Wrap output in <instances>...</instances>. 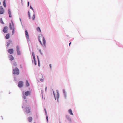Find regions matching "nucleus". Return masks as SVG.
Instances as JSON below:
<instances>
[{
  "label": "nucleus",
  "instance_id": "4be33fe9",
  "mask_svg": "<svg viewBox=\"0 0 123 123\" xmlns=\"http://www.w3.org/2000/svg\"><path fill=\"white\" fill-rule=\"evenodd\" d=\"M0 23H2L3 24H4V23L3 22L2 20V18H0Z\"/></svg>",
  "mask_w": 123,
  "mask_h": 123
},
{
  "label": "nucleus",
  "instance_id": "473e14b6",
  "mask_svg": "<svg viewBox=\"0 0 123 123\" xmlns=\"http://www.w3.org/2000/svg\"><path fill=\"white\" fill-rule=\"evenodd\" d=\"M56 92H57V95L58 96L59 93H58V92L57 91Z\"/></svg>",
  "mask_w": 123,
  "mask_h": 123
},
{
  "label": "nucleus",
  "instance_id": "0eeeda50",
  "mask_svg": "<svg viewBox=\"0 0 123 123\" xmlns=\"http://www.w3.org/2000/svg\"><path fill=\"white\" fill-rule=\"evenodd\" d=\"M18 86L20 87L21 88L23 86V82L22 81H20L18 83Z\"/></svg>",
  "mask_w": 123,
  "mask_h": 123
},
{
  "label": "nucleus",
  "instance_id": "2f4dec72",
  "mask_svg": "<svg viewBox=\"0 0 123 123\" xmlns=\"http://www.w3.org/2000/svg\"><path fill=\"white\" fill-rule=\"evenodd\" d=\"M29 5V2H28V7Z\"/></svg>",
  "mask_w": 123,
  "mask_h": 123
},
{
  "label": "nucleus",
  "instance_id": "dca6fc26",
  "mask_svg": "<svg viewBox=\"0 0 123 123\" xmlns=\"http://www.w3.org/2000/svg\"><path fill=\"white\" fill-rule=\"evenodd\" d=\"M32 118L31 117H28V120L29 122H31L32 121Z\"/></svg>",
  "mask_w": 123,
  "mask_h": 123
},
{
  "label": "nucleus",
  "instance_id": "6ab92c4d",
  "mask_svg": "<svg viewBox=\"0 0 123 123\" xmlns=\"http://www.w3.org/2000/svg\"><path fill=\"white\" fill-rule=\"evenodd\" d=\"M63 93L65 97V98H66L67 97L66 93L65 90H63Z\"/></svg>",
  "mask_w": 123,
  "mask_h": 123
},
{
  "label": "nucleus",
  "instance_id": "72a5a7b5",
  "mask_svg": "<svg viewBox=\"0 0 123 123\" xmlns=\"http://www.w3.org/2000/svg\"><path fill=\"white\" fill-rule=\"evenodd\" d=\"M49 66L50 68H51V64H50L49 65Z\"/></svg>",
  "mask_w": 123,
  "mask_h": 123
},
{
  "label": "nucleus",
  "instance_id": "20e7f679",
  "mask_svg": "<svg viewBox=\"0 0 123 123\" xmlns=\"http://www.w3.org/2000/svg\"><path fill=\"white\" fill-rule=\"evenodd\" d=\"M8 30V27L6 26H5L4 27L3 31L5 33H7Z\"/></svg>",
  "mask_w": 123,
  "mask_h": 123
},
{
  "label": "nucleus",
  "instance_id": "c9c22d12",
  "mask_svg": "<svg viewBox=\"0 0 123 123\" xmlns=\"http://www.w3.org/2000/svg\"><path fill=\"white\" fill-rule=\"evenodd\" d=\"M71 42L70 43H69V46H70V44H71Z\"/></svg>",
  "mask_w": 123,
  "mask_h": 123
},
{
  "label": "nucleus",
  "instance_id": "4468645a",
  "mask_svg": "<svg viewBox=\"0 0 123 123\" xmlns=\"http://www.w3.org/2000/svg\"><path fill=\"white\" fill-rule=\"evenodd\" d=\"M17 50V51L18 54H20V51L19 50V48L18 46H17L16 47Z\"/></svg>",
  "mask_w": 123,
  "mask_h": 123
},
{
  "label": "nucleus",
  "instance_id": "c756f323",
  "mask_svg": "<svg viewBox=\"0 0 123 123\" xmlns=\"http://www.w3.org/2000/svg\"><path fill=\"white\" fill-rule=\"evenodd\" d=\"M30 8L31 9L33 10H34L32 8L31 6H30Z\"/></svg>",
  "mask_w": 123,
  "mask_h": 123
},
{
  "label": "nucleus",
  "instance_id": "aec40b11",
  "mask_svg": "<svg viewBox=\"0 0 123 123\" xmlns=\"http://www.w3.org/2000/svg\"><path fill=\"white\" fill-rule=\"evenodd\" d=\"M26 85L27 86H30V84L29 83L28 81L27 80L26 81Z\"/></svg>",
  "mask_w": 123,
  "mask_h": 123
},
{
  "label": "nucleus",
  "instance_id": "c85d7f7f",
  "mask_svg": "<svg viewBox=\"0 0 123 123\" xmlns=\"http://www.w3.org/2000/svg\"><path fill=\"white\" fill-rule=\"evenodd\" d=\"M53 94L54 95V97H55V92H54V91H53Z\"/></svg>",
  "mask_w": 123,
  "mask_h": 123
},
{
  "label": "nucleus",
  "instance_id": "bb28decb",
  "mask_svg": "<svg viewBox=\"0 0 123 123\" xmlns=\"http://www.w3.org/2000/svg\"><path fill=\"white\" fill-rule=\"evenodd\" d=\"M28 15L29 16V18H30V13L29 12V11H28Z\"/></svg>",
  "mask_w": 123,
  "mask_h": 123
},
{
  "label": "nucleus",
  "instance_id": "1a4fd4ad",
  "mask_svg": "<svg viewBox=\"0 0 123 123\" xmlns=\"http://www.w3.org/2000/svg\"><path fill=\"white\" fill-rule=\"evenodd\" d=\"M31 92L29 91H27L25 93V94L26 96L30 95Z\"/></svg>",
  "mask_w": 123,
  "mask_h": 123
},
{
  "label": "nucleus",
  "instance_id": "f257e3e1",
  "mask_svg": "<svg viewBox=\"0 0 123 123\" xmlns=\"http://www.w3.org/2000/svg\"><path fill=\"white\" fill-rule=\"evenodd\" d=\"M38 38L39 41L42 45L43 47L45 46V40L43 36L40 35L39 36Z\"/></svg>",
  "mask_w": 123,
  "mask_h": 123
},
{
  "label": "nucleus",
  "instance_id": "2eb2a0df",
  "mask_svg": "<svg viewBox=\"0 0 123 123\" xmlns=\"http://www.w3.org/2000/svg\"><path fill=\"white\" fill-rule=\"evenodd\" d=\"M10 37V34L9 33L7 34L5 36V38L6 39H8Z\"/></svg>",
  "mask_w": 123,
  "mask_h": 123
},
{
  "label": "nucleus",
  "instance_id": "b1692460",
  "mask_svg": "<svg viewBox=\"0 0 123 123\" xmlns=\"http://www.w3.org/2000/svg\"><path fill=\"white\" fill-rule=\"evenodd\" d=\"M12 35H13L14 33L15 32V29L14 28V29H12Z\"/></svg>",
  "mask_w": 123,
  "mask_h": 123
},
{
  "label": "nucleus",
  "instance_id": "a211bd4d",
  "mask_svg": "<svg viewBox=\"0 0 123 123\" xmlns=\"http://www.w3.org/2000/svg\"><path fill=\"white\" fill-rule=\"evenodd\" d=\"M68 112L70 115H73L72 111L71 109H70L68 110Z\"/></svg>",
  "mask_w": 123,
  "mask_h": 123
},
{
  "label": "nucleus",
  "instance_id": "a19ab883",
  "mask_svg": "<svg viewBox=\"0 0 123 123\" xmlns=\"http://www.w3.org/2000/svg\"><path fill=\"white\" fill-rule=\"evenodd\" d=\"M42 98H43V96H42Z\"/></svg>",
  "mask_w": 123,
  "mask_h": 123
},
{
  "label": "nucleus",
  "instance_id": "7c9ffc66",
  "mask_svg": "<svg viewBox=\"0 0 123 123\" xmlns=\"http://www.w3.org/2000/svg\"><path fill=\"white\" fill-rule=\"evenodd\" d=\"M40 80L41 81H43V79H40Z\"/></svg>",
  "mask_w": 123,
  "mask_h": 123
},
{
  "label": "nucleus",
  "instance_id": "e433bc0d",
  "mask_svg": "<svg viewBox=\"0 0 123 123\" xmlns=\"http://www.w3.org/2000/svg\"><path fill=\"white\" fill-rule=\"evenodd\" d=\"M39 51H40V53H41V51L40 50H39Z\"/></svg>",
  "mask_w": 123,
  "mask_h": 123
},
{
  "label": "nucleus",
  "instance_id": "f3484780",
  "mask_svg": "<svg viewBox=\"0 0 123 123\" xmlns=\"http://www.w3.org/2000/svg\"><path fill=\"white\" fill-rule=\"evenodd\" d=\"M9 57L10 60L12 61L14 59V58L12 55H10L9 56Z\"/></svg>",
  "mask_w": 123,
  "mask_h": 123
},
{
  "label": "nucleus",
  "instance_id": "ea45409f",
  "mask_svg": "<svg viewBox=\"0 0 123 123\" xmlns=\"http://www.w3.org/2000/svg\"><path fill=\"white\" fill-rule=\"evenodd\" d=\"M25 101H26V102H27V100H25Z\"/></svg>",
  "mask_w": 123,
  "mask_h": 123
},
{
  "label": "nucleus",
  "instance_id": "f704fd0d",
  "mask_svg": "<svg viewBox=\"0 0 123 123\" xmlns=\"http://www.w3.org/2000/svg\"><path fill=\"white\" fill-rule=\"evenodd\" d=\"M46 119H47V122L48 121V117H47Z\"/></svg>",
  "mask_w": 123,
  "mask_h": 123
},
{
  "label": "nucleus",
  "instance_id": "4c0bfd02",
  "mask_svg": "<svg viewBox=\"0 0 123 123\" xmlns=\"http://www.w3.org/2000/svg\"><path fill=\"white\" fill-rule=\"evenodd\" d=\"M14 66H16V65L15 64H14Z\"/></svg>",
  "mask_w": 123,
  "mask_h": 123
},
{
  "label": "nucleus",
  "instance_id": "f03ea898",
  "mask_svg": "<svg viewBox=\"0 0 123 123\" xmlns=\"http://www.w3.org/2000/svg\"><path fill=\"white\" fill-rule=\"evenodd\" d=\"M19 71L17 68L13 69V74H16L18 75L19 74Z\"/></svg>",
  "mask_w": 123,
  "mask_h": 123
},
{
  "label": "nucleus",
  "instance_id": "37998d69",
  "mask_svg": "<svg viewBox=\"0 0 123 123\" xmlns=\"http://www.w3.org/2000/svg\"><path fill=\"white\" fill-rule=\"evenodd\" d=\"M45 89L46 90V87L45 88Z\"/></svg>",
  "mask_w": 123,
  "mask_h": 123
},
{
  "label": "nucleus",
  "instance_id": "9d476101",
  "mask_svg": "<svg viewBox=\"0 0 123 123\" xmlns=\"http://www.w3.org/2000/svg\"><path fill=\"white\" fill-rule=\"evenodd\" d=\"M13 50L12 49H10L8 50V52L10 54H12L13 53Z\"/></svg>",
  "mask_w": 123,
  "mask_h": 123
},
{
  "label": "nucleus",
  "instance_id": "423d86ee",
  "mask_svg": "<svg viewBox=\"0 0 123 123\" xmlns=\"http://www.w3.org/2000/svg\"><path fill=\"white\" fill-rule=\"evenodd\" d=\"M34 55L35 54H32V55L34 59V61L33 60H32V62L35 65H37V62L35 60Z\"/></svg>",
  "mask_w": 123,
  "mask_h": 123
},
{
  "label": "nucleus",
  "instance_id": "5701e85b",
  "mask_svg": "<svg viewBox=\"0 0 123 123\" xmlns=\"http://www.w3.org/2000/svg\"><path fill=\"white\" fill-rule=\"evenodd\" d=\"M37 31L39 32H41V31L40 28L39 27H38L37 28Z\"/></svg>",
  "mask_w": 123,
  "mask_h": 123
},
{
  "label": "nucleus",
  "instance_id": "6e6552de",
  "mask_svg": "<svg viewBox=\"0 0 123 123\" xmlns=\"http://www.w3.org/2000/svg\"><path fill=\"white\" fill-rule=\"evenodd\" d=\"M26 112L27 113H30L31 112L30 108L29 107H26Z\"/></svg>",
  "mask_w": 123,
  "mask_h": 123
},
{
  "label": "nucleus",
  "instance_id": "a878e982",
  "mask_svg": "<svg viewBox=\"0 0 123 123\" xmlns=\"http://www.w3.org/2000/svg\"><path fill=\"white\" fill-rule=\"evenodd\" d=\"M35 18V14H34L33 15V16L32 17V20H34V19Z\"/></svg>",
  "mask_w": 123,
  "mask_h": 123
},
{
  "label": "nucleus",
  "instance_id": "9b49d317",
  "mask_svg": "<svg viewBox=\"0 0 123 123\" xmlns=\"http://www.w3.org/2000/svg\"><path fill=\"white\" fill-rule=\"evenodd\" d=\"M25 33L26 36L27 38V39H29V36L28 33V32L27 30H25Z\"/></svg>",
  "mask_w": 123,
  "mask_h": 123
},
{
  "label": "nucleus",
  "instance_id": "412c9836",
  "mask_svg": "<svg viewBox=\"0 0 123 123\" xmlns=\"http://www.w3.org/2000/svg\"><path fill=\"white\" fill-rule=\"evenodd\" d=\"M3 5L4 6L6 7V2H5V0H4L3 2Z\"/></svg>",
  "mask_w": 123,
  "mask_h": 123
},
{
  "label": "nucleus",
  "instance_id": "39448f33",
  "mask_svg": "<svg viewBox=\"0 0 123 123\" xmlns=\"http://www.w3.org/2000/svg\"><path fill=\"white\" fill-rule=\"evenodd\" d=\"M9 27L10 30L14 28L13 23L12 21V24H10Z\"/></svg>",
  "mask_w": 123,
  "mask_h": 123
},
{
  "label": "nucleus",
  "instance_id": "cd10ccee",
  "mask_svg": "<svg viewBox=\"0 0 123 123\" xmlns=\"http://www.w3.org/2000/svg\"><path fill=\"white\" fill-rule=\"evenodd\" d=\"M23 98L24 99H25L26 98V97L25 95H24Z\"/></svg>",
  "mask_w": 123,
  "mask_h": 123
},
{
  "label": "nucleus",
  "instance_id": "ddd939ff",
  "mask_svg": "<svg viewBox=\"0 0 123 123\" xmlns=\"http://www.w3.org/2000/svg\"><path fill=\"white\" fill-rule=\"evenodd\" d=\"M12 43V41L11 40H9V41L7 42V46L8 47Z\"/></svg>",
  "mask_w": 123,
  "mask_h": 123
},
{
  "label": "nucleus",
  "instance_id": "7ed1b4c3",
  "mask_svg": "<svg viewBox=\"0 0 123 123\" xmlns=\"http://www.w3.org/2000/svg\"><path fill=\"white\" fill-rule=\"evenodd\" d=\"M4 12V10L2 6H0V14H3Z\"/></svg>",
  "mask_w": 123,
  "mask_h": 123
},
{
  "label": "nucleus",
  "instance_id": "f8f14e48",
  "mask_svg": "<svg viewBox=\"0 0 123 123\" xmlns=\"http://www.w3.org/2000/svg\"><path fill=\"white\" fill-rule=\"evenodd\" d=\"M8 14H9V17L10 18H11L12 17V16L11 14V12L10 9L8 10Z\"/></svg>",
  "mask_w": 123,
  "mask_h": 123
},
{
  "label": "nucleus",
  "instance_id": "79ce46f5",
  "mask_svg": "<svg viewBox=\"0 0 123 123\" xmlns=\"http://www.w3.org/2000/svg\"><path fill=\"white\" fill-rule=\"evenodd\" d=\"M33 52L32 54H33Z\"/></svg>",
  "mask_w": 123,
  "mask_h": 123
},
{
  "label": "nucleus",
  "instance_id": "393cba45",
  "mask_svg": "<svg viewBox=\"0 0 123 123\" xmlns=\"http://www.w3.org/2000/svg\"><path fill=\"white\" fill-rule=\"evenodd\" d=\"M37 58L38 60V65L39 66H40V62L39 59L38 58V56L37 55Z\"/></svg>",
  "mask_w": 123,
  "mask_h": 123
},
{
  "label": "nucleus",
  "instance_id": "58836bf2",
  "mask_svg": "<svg viewBox=\"0 0 123 123\" xmlns=\"http://www.w3.org/2000/svg\"><path fill=\"white\" fill-rule=\"evenodd\" d=\"M44 110H45V112H46V109H44Z\"/></svg>",
  "mask_w": 123,
  "mask_h": 123
}]
</instances>
